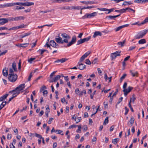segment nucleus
Listing matches in <instances>:
<instances>
[{
    "instance_id": "nucleus-2",
    "label": "nucleus",
    "mask_w": 148,
    "mask_h": 148,
    "mask_svg": "<svg viewBox=\"0 0 148 148\" xmlns=\"http://www.w3.org/2000/svg\"><path fill=\"white\" fill-rule=\"evenodd\" d=\"M97 12H95L90 14L86 13L85 15L82 17V18L83 19H84L86 18H90L94 17L97 15Z\"/></svg>"
},
{
    "instance_id": "nucleus-31",
    "label": "nucleus",
    "mask_w": 148,
    "mask_h": 148,
    "mask_svg": "<svg viewBox=\"0 0 148 148\" xmlns=\"http://www.w3.org/2000/svg\"><path fill=\"white\" fill-rule=\"evenodd\" d=\"M91 36H89L87 38H84L82 39V40L83 42V43L85 42H87L89 40H90L91 38Z\"/></svg>"
},
{
    "instance_id": "nucleus-64",
    "label": "nucleus",
    "mask_w": 148,
    "mask_h": 148,
    "mask_svg": "<svg viewBox=\"0 0 148 148\" xmlns=\"http://www.w3.org/2000/svg\"><path fill=\"white\" fill-rule=\"evenodd\" d=\"M80 91L79 90V88H76L75 89V92L76 94H79L80 93Z\"/></svg>"
},
{
    "instance_id": "nucleus-1",
    "label": "nucleus",
    "mask_w": 148,
    "mask_h": 148,
    "mask_svg": "<svg viewBox=\"0 0 148 148\" xmlns=\"http://www.w3.org/2000/svg\"><path fill=\"white\" fill-rule=\"evenodd\" d=\"M8 78L10 81L12 82H14L16 81L17 78V76L16 74H9Z\"/></svg>"
},
{
    "instance_id": "nucleus-42",
    "label": "nucleus",
    "mask_w": 148,
    "mask_h": 148,
    "mask_svg": "<svg viewBox=\"0 0 148 148\" xmlns=\"http://www.w3.org/2000/svg\"><path fill=\"white\" fill-rule=\"evenodd\" d=\"M23 3L18 2L13 3V6L15 5H23Z\"/></svg>"
},
{
    "instance_id": "nucleus-54",
    "label": "nucleus",
    "mask_w": 148,
    "mask_h": 148,
    "mask_svg": "<svg viewBox=\"0 0 148 148\" xmlns=\"http://www.w3.org/2000/svg\"><path fill=\"white\" fill-rule=\"evenodd\" d=\"M18 29V28L17 26L16 27H13L11 28H10L9 29H8V30H16Z\"/></svg>"
},
{
    "instance_id": "nucleus-11",
    "label": "nucleus",
    "mask_w": 148,
    "mask_h": 148,
    "mask_svg": "<svg viewBox=\"0 0 148 148\" xmlns=\"http://www.w3.org/2000/svg\"><path fill=\"white\" fill-rule=\"evenodd\" d=\"M7 23L6 18H0V25H3Z\"/></svg>"
},
{
    "instance_id": "nucleus-3",
    "label": "nucleus",
    "mask_w": 148,
    "mask_h": 148,
    "mask_svg": "<svg viewBox=\"0 0 148 148\" xmlns=\"http://www.w3.org/2000/svg\"><path fill=\"white\" fill-rule=\"evenodd\" d=\"M25 87V84H21L19 85L18 87H16L15 89L12 90V91H10L9 92V93L11 92H15L16 90H19L20 92V91L22 90H23Z\"/></svg>"
},
{
    "instance_id": "nucleus-14",
    "label": "nucleus",
    "mask_w": 148,
    "mask_h": 148,
    "mask_svg": "<svg viewBox=\"0 0 148 148\" xmlns=\"http://www.w3.org/2000/svg\"><path fill=\"white\" fill-rule=\"evenodd\" d=\"M130 73L133 77H138V73L137 71H133L130 70Z\"/></svg>"
},
{
    "instance_id": "nucleus-30",
    "label": "nucleus",
    "mask_w": 148,
    "mask_h": 148,
    "mask_svg": "<svg viewBox=\"0 0 148 148\" xmlns=\"http://www.w3.org/2000/svg\"><path fill=\"white\" fill-rule=\"evenodd\" d=\"M146 42V40L145 39H143L140 40L138 41L139 44H143Z\"/></svg>"
},
{
    "instance_id": "nucleus-9",
    "label": "nucleus",
    "mask_w": 148,
    "mask_h": 148,
    "mask_svg": "<svg viewBox=\"0 0 148 148\" xmlns=\"http://www.w3.org/2000/svg\"><path fill=\"white\" fill-rule=\"evenodd\" d=\"M68 59L66 58H62L61 59H58L55 61V63H57L60 64L61 63H63L68 60Z\"/></svg>"
},
{
    "instance_id": "nucleus-27",
    "label": "nucleus",
    "mask_w": 148,
    "mask_h": 148,
    "mask_svg": "<svg viewBox=\"0 0 148 148\" xmlns=\"http://www.w3.org/2000/svg\"><path fill=\"white\" fill-rule=\"evenodd\" d=\"M136 99V98L135 97V95L133 94L132 95V97L130 98V101L131 102H132L133 103H134V101Z\"/></svg>"
},
{
    "instance_id": "nucleus-21",
    "label": "nucleus",
    "mask_w": 148,
    "mask_h": 148,
    "mask_svg": "<svg viewBox=\"0 0 148 148\" xmlns=\"http://www.w3.org/2000/svg\"><path fill=\"white\" fill-rule=\"evenodd\" d=\"M12 92H13V94L12 97H13V98L16 97L17 95H18L20 93V92L19 91V90H16V91L15 92H12Z\"/></svg>"
},
{
    "instance_id": "nucleus-4",
    "label": "nucleus",
    "mask_w": 148,
    "mask_h": 148,
    "mask_svg": "<svg viewBox=\"0 0 148 148\" xmlns=\"http://www.w3.org/2000/svg\"><path fill=\"white\" fill-rule=\"evenodd\" d=\"M121 51H116L115 52L112 53L111 54V57L112 60L114 59L117 56H120Z\"/></svg>"
},
{
    "instance_id": "nucleus-19",
    "label": "nucleus",
    "mask_w": 148,
    "mask_h": 148,
    "mask_svg": "<svg viewBox=\"0 0 148 148\" xmlns=\"http://www.w3.org/2000/svg\"><path fill=\"white\" fill-rule=\"evenodd\" d=\"M120 15H121V14H119V15H116V16L110 15V16H107L106 17V18H109L111 19H115V18L119 16H120Z\"/></svg>"
},
{
    "instance_id": "nucleus-63",
    "label": "nucleus",
    "mask_w": 148,
    "mask_h": 148,
    "mask_svg": "<svg viewBox=\"0 0 148 148\" xmlns=\"http://www.w3.org/2000/svg\"><path fill=\"white\" fill-rule=\"evenodd\" d=\"M83 128L84 131H86L88 130V127L86 125H84L83 126Z\"/></svg>"
},
{
    "instance_id": "nucleus-41",
    "label": "nucleus",
    "mask_w": 148,
    "mask_h": 148,
    "mask_svg": "<svg viewBox=\"0 0 148 148\" xmlns=\"http://www.w3.org/2000/svg\"><path fill=\"white\" fill-rule=\"evenodd\" d=\"M78 127V129L76 130V132H78L79 131H81L82 128V125H77V126Z\"/></svg>"
},
{
    "instance_id": "nucleus-35",
    "label": "nucleus",
    "mask_w": 148,
    "mask_h": 148,
    "mask_svg": "<svg viewBox=\"0 0 148 148\" xmlns=\"http://www.w3.org/2000/svg\"><path fill=\"white\" fill-rule=\"evenodd\" d=\"M6 20H7V22L8 21H14V18L12 17H9L6 18Z\"/></svg>"
},
{
    "instance_id": "nucleus-10",
    "label": "nucleus",
    "mask_w": 148,
    "mask_h": 148,
    "mask_svg": "<svg viewBox=\"0 0 148 148\" xmlns=\"http://www.w3.org/2000/svg\"><path fill=\"white\" fill-rule=\"evenodd\" d=\"M8 68L6 67H5L4 69H3L2 73L3 75L4 76L7 77L8 76Z\"/></svg>"
},
{
    "instance_id": "nucleus-46",
    "label": "nucleus",
    "mask_w": 148,
    "mask_h": 148,
    "mask_svg": "<svg viewBox=\"0 0 148 148\" xmlns=\"http://www.w3.org/2000/svg\"><path fill=\"white\" fill-rule=\"evenodd\" d=\"M16 10H19L24 9V8L22 6L19 7L18 6H16L15 8Z\"/></svg>"
},
{
    "instance_id": "nucleus-60",
    "label": "nucleus",
    "mask_w": 148,
    "mask_h": 148,
    "mask_svg": "<svg viewBox=\"0 0 148 148\" xmlns=\"http://www.w3.org/2000/svg\"><path fill=\"white\" fill-rule=\"evenodd\" d=\"M12 135L11 134H7V138L8 139H10L11 138Z\"/></svg>"
},
{
    "instance_id": "nucleus-32",
    "label": "nucleus",
    "mask_w": 148,
    "mask_h": 148,
    "mask_svg": "<svg viewBox=\"0 0 148 148\" xmlns=\"http://www.w3.org/2000/svg\"><path fill=\"white\" fill-rule=\"evenodd\" d=\"M31 34V33L28 32L26 33H25L23 35L21 36V38H23L26 36L29 35Z\"/></svg>"
},
{
    "instance_id": "nucleus-52",
    "label": "nucleus",
    "mask_w": 148,
    "mask_h": 148,
    "mask_svg": "<svg viewBox=\"0 0 148 148\" xmlns=\"http://www.w3.org/2000/svg\"><path fill=\"white\" fill-rule=\"evenodd\" d=\"M85 63L87 64L90 65L91 64V62L90 60L88 59H86L85 60Z\"/></svg>"
},
{
    "instance_id": "nucleus-16",
    "label": "nucleus",
    "mask_w": 148,
    "mask_h": 148,
    "mask_svg": "<svg viewBox=\"0 0 148 148\" xmlns=\"http://www.w3.org/2000/svg\"><path fill=\"white\" fill-rule=\"evenodd\" d=\"M127 8H123L120 10H116L115 11V12H119L121 13H122L125 12L127 10Z\"/></svg>"
},
{
    "instance_id": "nucleus-8",
    "label": "nucleus",
    "mask_w": 148,
    "mask_h": 148,
    "mask_svg": "<svg viewBox=\"0 0 148 148\" xmlns=\"http://www.w3.org/2000/svg\"><path fill=\"white\" fill-rule=\"evenodd\" d=\"M50 45L52 47L55 48H58L59 45L57 44L54 40H51L50 41Z\"/></svg>"
},
{
    "instance_id": "nucleus-51",
    "label": "nucleus",
    "mask_w": 148,
    "mask_h": 148,
    "mask_svg": "<svg viewBox=\"0 0 148 148\" xmlns=\"http://www.w3.org/2000/svg\"><path fill=\"white\" fill-rule=\"evenodd\" d=\"M51 10H47L45 11L40 10L39 11V13L42 12V13H46L48 12H51Z\"/></svg>"
},
{
    "instance_id": "nucleus-24",
    "label": "nucleus",
    "mask_w": 148,
    "mask_h": 148,
    "mask_svg": "<svg viewBox=\"0 0 148 148\" xmlns=\"http://www.w3.org/2000/svg\"><path fill=\"white\" fill-rule=\"evenodd\" d=\"M125 42V39L123 41L121 42H119L117 43V45L119 46H120L121 47H123L124 46V44Z\"/></svg>"
},
{
    "instance_id": "nucleus-40",
    "label": "nucleus",
    "mask_w": 148,
    "mask_h": 148,
    "mask_svg": "<svg viewBox=\"0 0 148 148\" xmlns=\"http://www.w3.org/2000/svg\"><path fill=\"white\" fill-rule=\"evenodd\" d=\"M91 53V52L90 51H88L85 53L83 56L85 58H86Z\"/></svg>"
},
{
    "instance_id": "nucleus-6",
    "label": "nucleus",
    "mask_w": 148,
    "mask_h": 148,
    "mask_svg": "<svg viewBox=\"0 0 148 148\" xmlns=\"http://www.w3.org/2000/svg\"><path fill=\"white\" fill-rule=\"evenodd\" d=\"M77 68L80 70H82L86 68V65L82 63V62H79L77 65Z\"/></svg>"
},
{
    "instance_id": "nucleus-36",
    "label": "nucleus",
    "mask_w": 148,
    "mask_h": 148,
    "mask_svg": "<svg viewBox=\"0 0 148 148\" xmlns=\"http://www.w3.org/2000/svg\"><path fill=\"white\" fill-rule=\"evenodd\" d=\"M29 45V43L21 44H20L19 47H26Z\"/></svg>"
},
{
    "instance_id": "nucleus-61",
    "label": "nucleus",
    "mask_w": 148,
    "mask_h": 148,
    "mask_svg": "<svg viewBox=\"0 0 148 148\" xmlns=\"http://www.w3.org/2000/svg\"><path fill=\"white\" fill-rule=\"evenodd\" d=\"M82 120L81 117H78L76 120V123H78L80 121Z\"/></svg>"
},
{
    "instance_id": "nucleus-13",
    "label": "nucleus",
    "mask_w": 148,
    "mask_h": 148,
    "mask_svg": "<svg viewBox=\"0 0 148 148\" xmlns=\"http://www.w3.org/2000/svg\"><path fill=\"white\" fill-rule=\"evenodd\" d=\"M102 35V34L99 31H97L95 32H94V35L93 36V37L95 38L96 36H101Z\"/></svg>"
},
{
    "instance_id": "nucleus-7",
    "label": "nucleus",
    "mask_w": 148,
    "mask_h": 148,
    "mask_svg": "<svg viewBox=\"0 0 148 148\" xmlns=\"http://www.w3.org/2000/svg\"><path fill=\"white\" fill-rule=\"evenodd\" d=\"M80 2L82 3L88 5V4H97L98 2L97 1H80Z\"/></svg>"
},
{
    "instance_id": "nucleus-17",
    "label": "nucleus",
    "mask_w": 148,
    "mask_h": 148,
    "mask_svg": "<svg viewBox=\"0 0 148 148\" xmlns=\"http://www.w3.org/2000/svg\"><path fill=\"white\" fill-rule=\"evenodd\" d=\"M143 37L142 34L140 32L139 33L135 36V38L136 39H139L142 38Z\"/></svg>"
},
{
    "instance_id": "nucleus-15",
    "label": "nucleus",
    "mask_w": 148,
    "mask_h": 148,
    "mask_svg": "<svg viewBox=\"0 0 148 148\" xmlns=\"http://www.w3.org/2000/svg\"><path fill=\"white\" fill-rule=\"evenodd\" d=\"M25 17L23 16L15 17H14V21H18L21 20H24Z\"/></svg>"
},
{
    "instance_id": "nucleus-58",
    "label": "nucleus",
    "mask_w": 148,
    "mask_h": 148,
    "mask_svg": "<svg viewBox=\"0 0 148 148\" xmlns=\"http://www.w3.org/2000/svg\"><path fill=\"white\" fill-rule=\"evenodd\" d=\"M85 58L82 56L80 59L79 62H82Z\"/></svg>"
},
{
    "instance_id": "nucleus-49",
    "label": "nucleus",
    "mask_w": 148,
    "mask_h": 148,
    "mask_svg": "<svg viewBox=\"0 0 148 148\" xmlns=\"http://www.w3.org/2000/svg\"><path fill=\"white\" fill-rule=\"evenodd\" d=\"M71 8L69 6H67V7H65V6H64L62 7L61 8V9L62 10H69L71 9Z\"/></svg>"
},
{
    "instance_id": "nucleus-28",
    "label": "nucleus",
    "mask_w": 148,
    "mask_h": 148,
    "mask_svg": "<svg viewBox=\"0 0 148 148\" xmlns=\"http://www.w3.org/2000/svg\"><path fill=\"white\" fill-rule=\"evenodd\" d=\"M4 8L11 7L13 6V3H8L5 4H3Z\"/></svg>"
},
{
    "instance_id": "nucleus-43",
    "label": "nucleus",
    "mask_w": 148,
    "mask_h": 148,
    "mask_svg": "<svg viewBox=\"0 0 148 148\" xmlns=\"http://www.w3.org/2000/svg\"><path fill=\"white\" fill-rule=\"evenodd\" d=\"M52 24H50L49 25H44L43 26H38V28H41L43 27L44 26H48V27H51L52 26Z\"/></svg>"
},
{
    "instance_id": "nucleus-50",
    "label": "nucleus",
    "mask_w": 148,
    "mask_h": 148,
    "mask_svg": "<svg viewBox=\"0 0 148 148\" xmlns=\"http://www.w3.org/2000/svg\"><path fill=\"white\" fill-rule=\"evenodd\" d=\"M34 3L32 2H27V6H29L32 5H34Z\"/></svg>"
},
{
    "instance_id": "nucleus-12",
    "label": "nucleus",
    "mask_w": 148,
    "mask_h": 148,
    "mask_svg": "<svg viewBox=\"0 0 148 148\" xmlns=\"http://www.w3.org/2000/svg\"><path fill=\"white\" fill-rule=\"evenodd\" d=\"M35 136L39 138L40 139H42V143L43 144H45V142L44 140V138L42 137L41 135L36 133L35 134Z\"/></svg>"
},
{
    "instance_id": "nucleus-29",
    "label": "nucleus",
    "mask_w": 148,
    "mask_h": 148,
    "mask_svg": "<svg viewBox=\"0 0 148 148\" xmlns=\"http://www.w3.org/2000/svg\"><path fill=\"white\" fill-rule=\"evenodd\" d=\"M12 68H13L14 70L15 71H17V68L16 67V63H15V62H14L12 63Z\"/></svg>"
},
{
    "instance_id": "nucleus-18",
    "label": "nucleus",
    "mask_w": 148,
    "mask_h": 148,
    "mask_svg": "<svg viewBox=\"0 0 148 148\" xmlns=\"http://www.w3.org/2000/svg\"><path fill=\"white\" fill-rule=\"evenodd\" d=\"M9 94H6L5 95H3L2 96L0 97V101H3L5 99H6L7 97L8 96Z\"/></svg>"
},
{
    "instance_id": "nucleus-37",
    "label": "nucleus",
    "mask_w": 148,
    "mask_h": 148,
    "mask_svg": "<svg viewBox=\"0 0 148 148\" xmlns=\"http://www.w3.org/2000/svg\"><path fill=\"white\" fill-rule=\"evenodd\" d=\"M108 117H107L105 119L104 122L103 123V125H106L108 123Z\"/></svg>"
},
{
    "instance_id": "nucleus-57",
    "label": "nucleus",
    "mask_w": 148,
    "mask_h": 148,
    "mask_svg": "<svg viewBox=\"0 0 148 148\" xmlns=\"http://www.w3.org/2000/svg\"><path fill=\"white\" fill-rule=\"evenodd\" d=\"M122 28L121 26H119V27H117L115 29V30L116 32H117V31H119V30H120Z\"/></svg>"
},
{
    "instance_id": "nucleus-5",
    "label": "nucleus",
    "mask_w": 148,
    "mask_h": 148,
    "mask_svg": "<svg viewBox=\"0 0 148 148\" xmlns=\"http://www.w3.org/2000/svg\"><path fill=\"white\" fill-rule=\"evenodd\" d=\"M76 40L77 38L75 36H73L72 38L71 41L69 42L65 47H69L73 44H74L76 42Z\"/></svg>"
},
{
    "instance_id": "nucleus-53",
    "label": "nucleus",
    "mask_w": 148,
    "mask_h": 148,
    "mask_svg": "<svg viewBox=\"0 0 148 148\" xmlns=\"http://www.w3.org/2000/svg\"><path fill=\"white\" fill-rule=\"evenodd\" d=\"M114 8H112L110 9H108V12L107 13V14H109L112 11H113V10H114Z\"/></svg>"
},
{
    "instance_id": "nucleus-47",
    "label": "nucleus",
    "mask_w": 148,
    "mask_h": 148,
    "mask_svg": "<svg viewBox=\"0 0 148 148\" xmlns=\"http://www.w3.org/2000/svg\"><path fill=\"white\" fill-rule=\"evenodd\" d=\"M134 2L138 3H143V0H135L134 1Z\"/></svg>"
},
{
    "instance_id": "nucleus-45",
    "label": "nucleus",
    "mask_w": 148,
    "mask_h": 148,
    "mask_svg": "<svg viewBox=\"0 0 148 148\" xmlns=\"http://www.w3.org/2000/svg\"><path fill=\"white\" fill-rule=\"evenodd\" d=\"M83 43V42L82 39H81L77 41L76 45H78Z\"/></svg>"
},
{
    "instance_id": "nucleus-48",
    "label": "nucleus",
    "mask_w": 148,
    "mask_h": 148,
    "mask_svg": "<svg viewBox=\"0 0 148 148\" xmlns=\"http://www.w3.org/2000/svg\"><path fill=\"white\" fill-rule=\"evenodd\" d=\"M83 93L84 95L86 94V91L85 90H84L80 92V93H79V95L82 96L83 95Z\"/></svg>"
},
{
    "instance_id": "nucleus-25",
    "label": "nucleus",
    "mask_w": 148,
    "mask_h": 148,
    "mask_svg": "<svg viewBox=\"0 0 148 148\" xmlns=\"http://www.w3.org/2000/svg\"><path fill=\"white\" fill-rule=\"evenodd\" d=\"M7 102L6 101H3L1 104L0 106V110L3 108L4 106L6 105Z\"/></svg>"
},
{
    "instance_id": "nucleus-56",
    "label": "nucleus",
    "mask_w": 148,
    "mask_h": 148,
    "mask_svg": "<svg viewBox=\"0 0 148 148\" xmlns=\"http://www.w3.org/2000/svg\"><path fill=\"white\" fill-rule=\"evenodd\" d=\"M125 115H126L127 114V113L129 111V110L126 106L125 107Z\"/></svg>"
},
{
    "instance_id": "nucleus-55",
    "label": "nucleus",
    "mask_w": 148,
    "mask_h": 148,
    "mask_svg": "<svg viewBox=\"0 0 148 148\" xmlns=\"http://www.w3.org/2000/svg\"><path fill=\"white\" fill-rule=\"evenodd\" d=\"M25 26V25H24L23 24L21 25H20L17 26V28H18V29H19L22 28H24V27Z\"/></svg>"
},
{
    "instance_id": "nucleus-62",
    "label": "nucleus",
    "mask_w": 148,
    "mask_h": 148,
    "mask_svg": "<svg viewBox=\"0 0 148 148\" xmlns=\"http://www.w3.org/2000/svg\"><path fill=\"white\" fill-rule=\"evenodd\" d=\"M48 92L47 90H45L43 92V95L44 96H46Z\"/></svg>"
},
{
    "instance_id": "nucleus-26",
    "label": "nucleus",
    "mask_w": 148,
    "mask_h": 148,
    "mask_svg": "<svg viewBox=\"0 0 148 148\" xmlns=\"http://www.w3.org/2000/svg\"><path fill=\"white\" fill-rule=\"evenodd\" d=\"M148 22V17L146 18L143 21L140 23L139 25H142Z\"/></svg>"
},
{
    "instance_id": "nucleus-38",
    "label": "nucleus",
    "mask_w": 148,
    "mask_h": 148,
    "mask_svg": "<svg viewBox=\"0 0 148 148\" xmlns=\"http://www.w3.org/2000/svg\"><path fill=\"white\" fill-rule=\"evenodd\" d=\"M81 9V6H72L71 9H74L75 10H79Z\"/></svg>"
},
{
    "instance_id": "nucleus-44",
    "label": "nucleus",
    "mask_w": 148,
    "mask_h": 148,
    "mask_svg": "<svg viewBox=\"0 0 148 148\" xmlns=\"http://www.w3.org/2000/svg\"><path fill=\"white\" fill-rule=\"evenodd\" d=\"M36 59L35 58H31L28 59V61L30 64L32 63V62Z\"/></svg>"
},
{
    "instance_id": "nucleus-33",
    "label": "nucleus",
    "mask_w": 148,
    "mask_h": 148,
    "mask_svg": "<svg viewBox=\"0 0 148 148\" xmlns=\"http://www.w3.org/2000/svg\"><path fill=\"white\" fill-rule=\"evenodd\" d=\"M119 140V138H116L112 140V143L114 145H116L117 143V142Z\"/></svg>"
},
{
    "instance_id": "nucleus-34",
    "label": "nucleus",
    "mask_w": 148,
    "mask_h": 148,
    "mask_svg": "<svg viewBox=\"0 0 148 148\" xmlns=\"http://www.w3.org/2000/svg\"><path fill=\"white\" fill-rule=\"evenodd\" d=\"M148 31V29H145L142 31H141L140 32L142 34L143 36H144L145 34Z\"/></svg>"
},
{
    "instance_id": "nucleus-22",
    "label": "nucleus",
    "mask_w": 148,
    "mask_h": 148,
    "mask_svg": "<svg viewBox=\"0 0 148 148\" xmlns=\"http://www.w3.org/2000/svg\"><path fill=\"white\" fill-rule=\"evenodd\" d=\"M61 36L63 38H66L67 39H70L71 38L70 37L68 34L66 33H63L61 34Z\"/></svg>"
},
{
    "instance_id": "nucleus-23",
    "label": "nucleus",
    "mask_w": 148,
    "mask_h": 148,
    "mask_svg": "<svg viewBox=\"0 0 148 148\" xmlns=\"http://www.w3.org/2000/svg\"><path fill=\"white\" fill-rule=\"evenodd\" d=\"M134 118L132 116L131 117L130 121L127 123L128 125H129V122H130V124H131V126H132L134 122Z\"/></svg>"
},
{
    "instance_id": "nucleus-39",
    "label": "nucleus",
    "mask_w": 148,
    "mask_h": 148,
    "mask_svg": "<svg viewBox=\"0 0 148 148\" xmlns=\"http://www.w3.org/2000/svg\"><path fill=\"white\" fill-rule=\"evenodd\" d=\"M127 76V74H124L122 76V77H121L120 81V82H121L123 80V79Z\"/></svg>"
},
{
    "instance_id": "nucleus-59",
    "label": "nucleus",
    "mask_w": 148,
    "mask_h": 148,
    "mask_svg": "<svg viewBox=\"0 0 148 148\" xmlns=\"http://www.w3.org/2000/svg\"><path fill=\"white\" fill-rule=\"evenodd\" d=\"M108 102H106L104 101L103 102V105L104 106V107L105 108H108Z\"/></svg>"
},
{
    "instance_id": "nucleus-20",
    "label": "nucleus",
    "mask_w": 148,
    "mask_h": 148,
    "mask_svg": "<svg viewBox=\"0 0 148 148\" xmlns=\"http://www.w3.org/2000/svg\"><path fill=\"white\" fill-rule=\"evenodd\" d=\"M61 76L60 75H58L54 78H53L52 79L53 81H51V82H56L57 80H58L60 78Z\"/></svg>"
}]
</instances>
